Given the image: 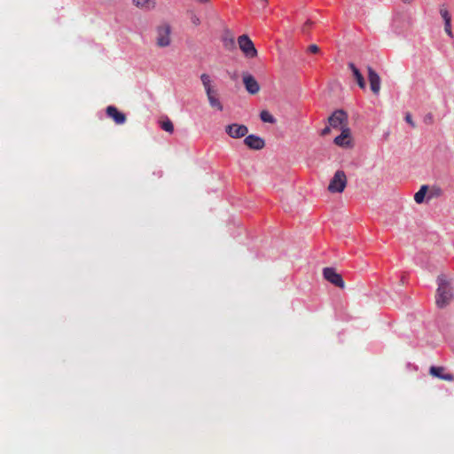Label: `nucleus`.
I'll return each mask as SVG.
<instances>
[{
    "label": "nucleus",
    "mask_w": 454,
    "mask_h": 454,
    "mask_svg": "<svg viewBox=\"0 0 454 454\" xmlns=\"http://www.w3.org/2000/svg\"><path fill=\"white\" fill-rule=\"evenodd\" d=\"M436 283L438 286L435 294V304L437 308L443 309L454 299L453 278L440 274Z\"/></svg>",
    "instance_id": "obj_1"
},
{
    "label": "nucleus",
    "mask_w": 454,
    "mask_h": 454,
    "mask_svg": "<svg viewBox=\"0 0 454 454\" xmlns=\"http://www.w3.org/2000/svg\"><path fill=\"white\" fill-rule=\"evenodd\" d=\"M172 27L169 23L162 22L155 27V43L159 48L168 47L172 43Z\"/></svg>",
    "instance_id": "obj_2"
},
{
    "label": "nucleus",
    "mask_w": 454,
    "mask_h": 454,
    "mask_svg": "<svg viewBox=\"0 0 454 454\" xmlns=\"http://www.w3.org/2000/svg\"><path fill=\"white\" fill-rule=\"evenodd\" d=\"M347 176L343 170H337L331 179L328 191L332 193H340L347 185Z\"/></svg>",
    "instance_id": "obj_3"
},
{
    "label": "nucleus",
    "mask_w": 454,
    "mask_h": 454,
    "mask_svg": "<svg viewBox=\"0 0 454 454\" xmlns=\"http://www.w3.org/2000/svg\"><path fill=\"white\" fill-rule=\"evenodd\" d=\"M238 43L241 51L247 58H255L257 56V50L254 47L252 40L247 35H242L238 38Z\"/></svg>",
    "instance_id": "obj_4"
},
{
    "label": "nucleus",
    "mask_w": 454,
    "mask_h": 454,
    "mask_svg": "<svg viewBox=\"0 0 454 454\" xmlns=\"http://www.w3.org/2000/svg\"><path fill=\"white\" fill-rule=\"evenodd\" d=\"M330 126L340 130L348 127V114L343 110H336L328 118Z\"/></svg>",
    "instance_id": "obj_5"
},
{
    "label": "nucleus",
    "mask_w": 454,
    "mask_h": 454,
    "mask_svg": "<svg viewBox=\"0 0 454 454\" xmlns=\"http://www.w3.org/2000/svg\"><path fill=\"white\" fill-rule=\"evenodd\" d=\"M324 278L337 287L343 289L345 282L340 274H339L333 268H325L323 270Z\"/></svg>",
    "instance_id": "obj_6"
},
{
    "label": "nucleus",
    "mask_w": 454,
    "mask_h": 454,
    "mask_svg": "<svg viewBox=\"0 0 454 454\" xmlns=\"http://www.w3.org/2000/svg\"><path fill=\"white\" fill-rule=\"evenodd\" d=\"M225 132L232 138H241L248 133V128L246 125L232 123L225 127Z\"/></svg>",
    "instance_id": "obj_7"
},
{
    "label": "nucleus",
    "mask_w": 454,
    "mask_h": 454,
    "mask_svg": "<svg viewBox=\"0 0 454 454\" xmlns=\"http://www.w3.org/2000/svg\"><path fill=\"white\" fill-rule=\"evenodd\" d=\"M243 83L246 90L252 95L257 94L260 90V85L255 78L247 73L243 74Z\"/></svg>",
    "instance_id": "obj_8"
},
{
    "label": "nucleus",
    "mask_w": 454,
    "mask_h": 454,
    "mask_svg": "<svg viewBox=\"0 0 454 454\" xmlns=\"http://www.w3.org/2000/svg\"><path fill=\"white\" fill-rule=\"evenodd\" d=\"M429 374L434 378H438L446 381H453L454 375L448 372L445 367L442 366H431Z\"/></svg>",
    "instance_id": "obj_9"
},
{
    "label": "nucleus",
    "mask_w": 454,
    "mask_h": 454,
    "mask_svg": "<svg viewBox=\"0 0 454 454\" xmlns=\"http://www.w3.org/2000/svg\"><path fill=\"white\" fill-rule=\"evenodd\" d=\"M106 115L113 119L117 125H121L126 122V115L120 112L114 106H108L106 109Z\"/></svg>",
    "instance_id": "obj_10"
},
{
    "label": "nucleus",
    "mask_w": 454,
    "mask_h": 454,
    "mask_svg": "<svg viewBox=\"0 0 454 454\" xmlns=\"http://www.w3.org/2000/svg\"><path fill=\"white\" fill-rule=\"evenodd\" d=\"M244 144L252 150H261L265 146L264 140L256 135L247 136Z\"/></svg>",
    "instance_id": "obj_11"
},
{
    "label": "nucleus",
    "mask_w": 454,
    "mask_h": 454,
    "mask_svg": "<svg viewBox=\"0 0 454 454\" xmlns=\"http://www.w3.org/2000/svg\"><path fill=\"white\" fill-rule=\"evenodd\" d=\"M367 70L371 90L377 95L380 90V77L371 67Z\"/></svg>",
    "instance_id": "obj_12"
},
{
    "label": "nucleus",
    "mask_w": 454,
    "mask_h": 454,
    "mask_svg": "<svg viewBox=\"0 0 454 454\" xmlns=\"http://www.w3.org/2000/svg\"><path fill=\"white\" fill-rule=\"evenodd\" d=\"M335 145L341 147H348L350 145V129L345 128L341 129V134L334 138Z\"/></svg>",
    "instance_id": "obj_13"
},
{
    "label": "nucleus",
    "mask_w": 454,
    "mask_h": 454,
    "mask_svg": "<svg viewBox=\"0 0 454 454\" xmlns=\"http://www.w3.org/2000/svg\"><path fill=\"white\" fill-rule=\"evenodd\" d=\"M207 98L209 106L212 108L216 109L217 111H223V104L221 103V101H220V99L218 98L217 90L215 91L212 92V94H207Z\"/></svg>",
    "instance_id": "obj_14"
},
{
    "label": "nucleus",
    "mask_w": 454,
    "mask_h": 454,
    "mask_svg": "<svg viewBox=\"0 0 454 454\" xmlns=\"http://www.w3.org/2000/svg\"><path fill=\"white\" fill-rule=\"evenodd\" d=\"M348 67L351 70L352 74L357 82V85L361 89H364L365 88V81H364L363 74L359 71V69L353 63H348Z\"/></svg>",
    "instance_id": "obj_15"
},
{
    "label": "nucleus",
    "mask_w": 454,
    "mask_h": 454,
    "mask_svg": "<svg viewBox=\"0 0 454 454\" xmlns=\"http://www.w3.org/2000/svg\"><path fill=\"white\" fill-rule=\"evenodd\" d=\"M132 4L136 7L145 11L154 9L156 4L154 0H132Z\"/></svg>",
    "instance_id": "obj_16"
},
{
    "label": "nucleus",
    "mask_w": 454,
    "mask_h": 454,
    "mask_svg": "<svg viewBox=\"0 0 454 454\" xmlns=\"http://www.w3.org/2000/svg\"><path fill=\"white\" fill-rule=\"evenodd\" d=\"M200 81L202 82V85L204 87L206 94H212V92L215 91L216 90L214 88L212 84V80L210 78V75L207 74H202L200 75Z\"/></svg>",
    "instance_id": "obj_17"
},
{
    "label": "nucleus",
    "mask_w": 454,
    "mask_h": 454,
    "mask_svg": "<svg viewBox=\"0 0 454 454\" xmlns=\"http://www.w3.org/2000/svg\"><path fill=\"white\" fill-rule=\"evenodd\" d=\"M428 186L427 185H422L419 190L415 193L414 195V200L418 204H421L424 202L425 196L427 192Z\"/></svg>",
    "instance_id": "obj_18"
},
{
    "label": "nucleus",
    "mask_w": 454,
    "mask_h": 454,
    "mask_svg": "<svg viewBox=\"0 0 454 454\" xmlns=\"http://www.w3.org/2000/svg\"><path fill=\"white\" fill-rule=\"evenodd\" d=\"M260 118L263 122L268 123H275L276 119L273 117V115L267 110H262L260 114Z\"/></svg>",
    "instance_id": "obj_19"
},
{
    "label": "nucleus",
    "mask_w": 454,
    "mask_h": 454,
    "mask_svg": "<svg viewBox=\"0 0 454 454\" xmlns=\"http://www.w3.org/2000/svg\"><path fill=\"white\" fill-rule=\"evenodd\" d=\"M440 14H441L442 18L443 19L444 23L445 22H451V16L450 14L449 11L447 10V8L444 5L441 6V8H440Z\"/></svg>",
    "instance_id": "obj_20"
},
{
    "label": "nucleus",
    "mask_w": 454,
    "mask_h": 454,
    "mask_svg": "<svg viewBox=\"0 0 454 454\" xmlns=\"http://www.w3.org/2000/svg\"><path fill=\"white\" fill-rule=\"evenodd\" d=\"M161 129L167 132L172 133L174 131V125L169 119H166L161 122Z\"/></svg>",
    "instance_id": "obj_21"
},
{
    "label": "nucleus",
    "mask_w": 454,
    "mask_h": 454,
    "mask_svg": "<svg viewBox=\"0 0 454 454\" xmlns=\"http://www.w3.org/2000/svg\"><path fill=\"white\" fill-rule=\"evenodd\" d=\"M442 194V190L438 186H433L430 190L429 198L439 197Z\"/></svg>",
    "instance_id": "obj_22"
},
{
    "label": "nucleus",
    "mask_w": 454,
    "mask_h": 454,
    "mask_svg": "<svg viewBox=\"0 0 454 454\" xmlns=\"http://www.w3.org/2000/svg\"><path fill=\"white\" fill-rule=\"evenodd\" d=\"M190 20H191V22L195 26V27H198L200 25V19L194 13V12H191L190 14Z\"/></svg>",
    "instance_id": "obj_23"
},
{
    "label": "nucleus",
    "mask_w": 454,
    "mask_h": 454,
    "mask_svg": "<svg viewBox=\"0 0 454 454\" xmlns=\"http://www.w3.org/2000/svg\"><path fill=\"white\" fill-rule=\"evenodd\" d=\"M444 31L449 36L453 37V34H452V30H451V22L444 23Z\"/></svg>",
    "instance_id": "obj_24"
},
{
    "label": "nucleus",
    "mask_w": 454,
    "mask_h": 454,
    "mask_svg": "<svg viewBox=\"0 0 454 454\" xmlns=\"http://www.w3.org/2000/svg\"><path fill=\"white\" fill-rule=\"evenodd\" d=\"M224 46L228 49H232L235 46V42L233 38L224 39Z\"/></svg>",
    "instance_id": "obj_25"
},
{
    "label": "nucleus",
    "mask_w": 454,
    "mask_h": 454,
    "mask_svg": "<svg viewBox=\"0 0 454 454\" xmlns=\"http://www.w3.org/2000/svg\"><path fill=\"white\" fill-rule=\"evenodd\" d=\"M405 121L407 123H409L412 128H416V124L412 120L411 114L410 113H407L405 114Z\"/></svg>",
    "instance_id": "obj_26"
},
{
    "label": "nucleus",
    "mask_w": 454,
    "mask_h": 454,
    "mask_svg": "<svg viewBox=\"0 0 454 454\" xmlns=\"http://www.w3.org/2000/svg\"><path fill=\"white\" fill-rule=\"evenodd\" d=\"M424 122L427 124H432L434 122V117L432 114H427L424 118Z\"/></svg>",
    "instance_id": "obj_27"
},
{
    "label": "nucleus",
    "mask_w": 454,
    "mask_h": 454,
    "mask_svg": "<svg viewBox=\"0 0 454 454\" xmlns=\"http://www.w3.org/2000/svg\"><path fill=\"white\" fill-rule=\"evenodd\" d=\"M309 52H311V53H317V52L319 51V48H318V46H317V45H316V44H311V45H309Z\"/></svg>",
    "instance_id": "obj_28"
},
{
    "label": "nucleus",
    "mask_w": 454,
    "mask_h": 454,
    "mask_svg": "<svg viewBox=\"0 0 454 454\" xmlns=\"http://www.w3.org/2000/svg\"><path fill=\"white\" fill-rule=\"evenodd\" d=\"M311 21L310 20H308L304 23L303 27H302V31L303 32H307L309 30V28L311 27Z\"/></svg>",
    "instance_id": "obj_29"
},
{
    "label": "nucleus",
    "mask_w": 454,
    "mask_h": 454,
    "mask_svg": "<svg viewBox=\"0 0 454 454\" xmlns=\"http://www.w3.org/2000/svg\"><path fill=\"white\" fill-rule=\"evenodd\" d=\"M330 131H331L330 127H325V129H322L321 135L326 136L327 134L330 133Z\"/></svg>",
    "instance_id": "obj_30"
},
{
    "label": "nucleus",
    "mask_w": 454,
    "mask_h": 454,
    "mask_svg": "<svg viewBox=\"0 0 454 454\" xmlns=\"http://www.w3.org/2000/svg\"><path fill=\"white\" fill-rule=\"evenodd\" d=\"M200 3L206 4L209 2V0H198Z\"/></svg>",
    "instance_id": "obj_31"
},
{
    "label": "nucleus",
    "mask_w": 454,
    "mask_h": 454,
    "mask_svg": "<svg viewBox=\"0 0 454 454\" xmlns=\"http://www.w3.org/2000/svg\"><path fill=\"white\" fill-rule=\"evenodd\" d=\"M404 3H411L412 0H403Z\"/></svg>",
    "instance_id": "obj_32"
},
{
    "label": "nucleus",
    "mask_w": 454,
    "mask_h": 454,
    "mask_svg": "<svg viewBox=\"0 0 454 454\" xmlns=\"http://www.w3.org/2000/svg\"><path fill=\"white\" fill-rule=\"evenodd\" d=\"M263 1H264L265 3H267V2H268V0H263Z\"/></svg>",
    "instance_id": "obj_33"
}]
</instances>
